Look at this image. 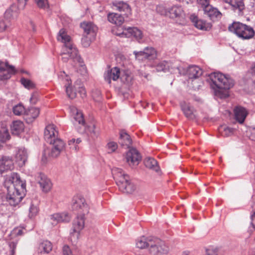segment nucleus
<instances>
[{"label":"nucleus","mask_w":255,"mask_h":255,"mask_svg":"<svg viewBox=\"0 0 255 255\" xmlns=\"http://www.w3.org/2000/svg\"><path fill=\"white\" fill-rule=\"evenodd\" d=\"M104 79L109 84L112 80L116 81L119 79L123 83H129L131 80L132 77L130 71H121L119 68L115 67L105 73Z\"/></svg>","instance_id":"7"},{"label":"nucleus","mask_w":255,"mask_h":255,"mask_svg":"<svg viewBox=\"0 0 255 255\" xmlns=\"http://www.w3.org/2000/svg\"><path fill=\"white\" fill-rule=\"evenodd\" d=\"M119 142L123 146H129L131 143V140L127 132L121 131L120 134Z\"/></svg>","instance_id":"36"},{"label":"nucleus","mask_w":255,"mask_h":255,"mask_svg":"<svg viewBox=\"0 0 255 255\" xmlns=\"http://www.w3.org/2000/svg\"><path fill=\"white\" fill-rule=\"evenodd\" d=\"M14 169V162L11 156L3 155L0 158V172L12 170Z\"/></svg>","instance_id":"20"},{"label":"nucleus","mask_w":255,"mask_h":255,"mask_svg":"<svg viewBox=\"0 0 255 255\" xmlns=\"http://www.w3.org/2000/svg\"><path fill=\"white\" fill-rule=\"evenodd\" d=\"M22 72L24 73H25L27 75H29V72H27V71H22Z\"/></svg>","instance_id":"64"},{"label":"nucleus","mask_w":255,"mask_h":255,"mask_svg":"<svg viewBox=\"0 0 255 255\" xmlns=\"http://www.w3.org/2000/svg\"><path fill=\"white\" fill-rule=\"evenodd\" d=\"M68 145L70 148L74 151H77L79 149V146L76 144L75 139L72 138L68 141Z\"/></svg>","instance_id":"52"},{"label":"nucleus","mask_w":255,"mask_h":255,"mask_svg":"<svg viewBox=\"0 0 255 255\" xmlns=\"http://www.w3.org/2000/svg\"><path fill=\"white\" fill-rule=\"evenodd\" d=\"M10 136L8 129L5 128H2L0 129V147L2 144L5 142L10 139Z\"/></svg>","instance_id":"39"},{"label":"nucleus","mask_w":255,"mask_h":255,"mask_svg":"<svg viewBox=\"0 0 255 255\" xmlns=\"http://www.w3.org/2000/svg\"><path fill=\"white\" fill-rule=\"evenodd\" d=\"M27 152L24 147L19 148L15 154V161L19 166H22L27 158Z\"/></svg>","instance_id":"23"},{"label":"nucleus","mask_w":255,"mask_h":255,"mask_svg":"<svg viewBox=\"0 0 255 255\" xmlns=\"http://www.w3.org/2000/svg\"><path fill=\"white\" fill-rule=\"evenodd\" d=\"M114 9L128 13L130 11L129 5L123 1H115L113 2Z\"/></svg>","instance_id":"34"},{"label":"nucleus","mask_w":255,"mask_h":255,"mask_svg":"<svg viewBox=\"0 0 255 255\" xmlns=\"http://www.w3.org/2000/svg\"><path fill=\"white\" fill-rule=\"evenodd\" d=\"M251 225L252 227L250 228V231H253L255 229V212L251 215Z\"/></svg>","instance_id":"56"},{"label":"nucleus","mask_w":255,"mask_h":255,"mask_svg":"<svg viewBox=\"0 0 255 255\" xmlns=\"http://www.w3.org/2000/svg\"><path fill=\"white\" fill-rule=\"evenodd\" d=\"M24 129V125L20 121H13L10 125V130L12 134L18 135L21 133Z\"/></svg>","instance_id":"33"},{"label":"nucleus","mask_w":255,"mask_h":255,"mask_svg":"<svg viewBox=\"0 0 255 255\" xmlns=\"http://www.w3.org/2000/svg\"><path fill=\"white\" fill-rule=\"evenodd\" d=\"M17 15L16 7L12 5L5 11L4 18L6 19V21L8 22L10 19L16 17Z\"/></svg>","instance_id":"38"},{"label":"nucleus","mask_w":255,"mask_h":255,"mask_svg":"<svg viewBox=\"0 0 255 255\" xmlns=\"http://www.w3.org/2000/svg\"><path fill=\"white\" fill-rule=\"evenodd\" d=\"M85 215H78L73 220L70 232V240L73 244L76 243L81 236L82 231L85 227Z\"/></svg>","instance_id":"9"},{"label":"nucleus","mask_w":255,"mask_h":255,"mask_svg":"<svg viewBox=\"0 0 255 255\" xmlns=\"http://www.w3.org/2000/svg\"><path fill=\"white\" fill-rule=\"evenodd\" d=\"M59 80L62 81L65 83V91L67 96L70 99H74L76 96L77 89H79V92L82 97L86 96V91L81 84H78L77 81L73 86L71 85V79L68 75L64 71L60 72L58 75Z\"/></svg>","instance_id":"5"},{"label":"nucleus","mask_w":255,"mask_h":255,"mask_svg":"<svg viewBox=\"0 0 255 255\" xmlns=\"http://www.w3.org/2000/svg\"><path fill=\"white\" fill-rule=\"evenodd\" d=\"M58 131L55 125L51 124L47 125L44 131V137L45 140L51 144L53 141L57 138Z\"/></svg>","instance_id":"16"},{"label":"nucleus","mask_w":255,"mask_h":255,"mask_svg":"<svg viewBox=\"0 0 255 255\" xmlns=\"http://www.w3.org/2000/svg\"><path fill=\"white\" fill-rule=\"evenodd\" d=\"M126 159L129 165L135 166L138 164L141 157L135 149L132 148L127 152Z\"/></svg>","instance_id":"19"},{"label":"nucleus","mask_w":255,"mask_h":255,"mask_svg":"<svg viewBox=\"0 0 255 255\" xmlns=\"http://www.w3.org/2000/svg\"><path fill=\"white\" fill-rule=\"evenodd\" d=\"M40 110L38 108H30L29 110L26 111L25 116L27 117L26 119L28 123L32 122L34 119H35L39 115Z\"/></svg>","instance_id":"35"},{"label":"nucleus","mask_w":255,"mask_h":255,"mask_svg":"<svg viewBox=\"0 0 255 255\" xmlns=\"http://www.w3.org/2000/svg\"><path fill=\"white\" fill-rule=\"evenodd\" d=\"M48 220L53 226L60 223L68 222L70 220V216L67 212L56 213L50 215Z\"/></svg>","instance_id":"15"},{"label":"nucleus","mask_w":255,"mask_h":255,"mask_svg":"<svg viewBox=\"0 0 255 255\" xmlns=\"http://www.w3.org/2000/svg\"><path fill=\"white\" fill-rule=\"evenodd\" d=\"M219 131L223 136H229L233 133V129L226 126H220Z\"/></svg>","instance_id":"43"},{"label":"nucleus","mask_w":255,"mask_h":255,"mask_svg":"<svg viewBox=\"0 0 255 255\" xmlns=\"http://www.w3.org/2000/svg\"><path fill=\"white\" fill-rule=\"evenodd\" d=\"M21 84L28 90L32 89L35 87V84L30 80L22 77L21 78Z\"/></svg>","instance_id":"45"},{"label":"nucleus","mask_w":255,"mask_h":255,"mask_svg":"<svg viewBox=\"0 0 255 255\" xmlns=\"http://www.w3.org/2000/svg\"><path fill=\"white\" fill-rule=\"evenodd\" d=\"M3 184L7 192V202L11 206H16L25 196V181L21 180L17 173L13 172L5 177Z\"/></svg>","instance_id":"1"},{"label":"nucleus","mask_w":255,"mask_h":255,"mask_svg":"<svg viewBox=\"0 0 255 255\" xmlns=\"http://www.w3.org/2000/svg\"><path fill=\"white\" fill-rule=\"evenodd\" d=\"M190 18L194 25L198 29L207 31L211 28L212 24L211 23L207 22L203 19H199L194 14H191Z\"/></svg>","instance_id":"21"},{"label":"nucleus","mask_w":255,"mask_h":255,"mask_svg":"<svg viewBox=\"0 0 255 255\" xmlns=\"http://www.w3.org/2000/svg\"><path fill=\"white\" fill-rule=\"evenodd\" d=\"M71 205L73 210L77 211L80 215H85L89 212V206L84 197L81 195H76L73 197Z\"/></svg>","instance_id":"11"},{"label":"nucleus","mask_w":255,"mask_h":255,"mask_svg":"<svg viewBox=\"0 0 255 255\" xmlns=\"http://www.w3.org/2000/svg\"><path fill=\"white\" fill-rule=\"evenodd\" d=\"M57 39L58 41L64 43L61 51L62 60L64 62H67L69 58H71L77 65L85 70L83 60L79 54L77 48L73 44L71 37L64 29L62 28L60 30Z\"/></svg>","instance_id":"3"},{"label":"nucleus","mask_w":255,"mask_h":255,"mask_svg":"<svg viewBox=\"0 0 255 255\" xmlns=\"http://www.w3.org/2000/svg\"><path fill=\"white\" fill-rule=\"evenodd\" d=\"M207 80L215 95L221 99L228 97L229 96L228 90L234 86L233 79L220 72L211 73Z\"/></svg>","instance_id":"2"},{"label":"nucleus","mask_w":255,"mask_h":255,"mask_svg":"<svg viewBox=\"0 0 255 255\" xmlns=\"http://www.w3.org/2000/svg\"><path fill=\"white\" fill-rule=\"evenodd\" d=\"M19 3V7L20 8H23L28 0H17Z\"/></svg>","instance_id":"58"},{"label":"nucleus","mask_w":255,"mask_h":255,"mask_svg":"<svg viewBox=\"0 0 255 255\" xmlns=\"http://www.w3.org/2000/svg\"><path fill=\"white\" fill-rule=\"evenodd\" d=\"M15 73L14 67L9 65L7 62L0 63V80H4L9 79L11 75Z\"/></svg>","instance_id":"18"},{"label":"nucleus","mask_w":255,"mask_h":255,"mask_svg":"<svg viewBox=\"0 0 255 255\" xmlns=\"http://www.w3.org/2000/svg\"><path fill=\"white\" fill-rule=\"evenodd\" d=\"M76 144L78 145L81 142V139L80 138L75 139Z\"/></svg>","instance_id":"61"},{"label":"nucleus","mask_w":255,"mask_h":255,"mask_svg":"<svg viewBox=\"0 0 255 255\" xmlns=\"http://www.w3.org/2000/svg\"><path fill=\"white\" fill-rule=\"evenodd\" d=\"M182 255H189V253L187 252H185L183 253Z\"/></svg>","instance_id":"62"},{"label":"nucleus","mask_w":255,"mask_h":255,"mask_svg":"<svg viewBox=\"0 0 255 255\" xmlns=\"http://www.w3.org/2000/svg\"><path fill=\"white\" fill-rule=\"evenodd\" d=\"M157 71H166L169 70V63L166 61H162L159 63L156 67Z\"/></svg>","instance_id":"46"},{"label":"nucleus","mask_w":255,"mask_h":255,"mask_svg":"<svg viewBox=\"0 0 255 255\" xmlns=\"http://www.w3.org/2000/svg\"><path fill=\"white\" fill-rule=\"evenodd\" d=\"M168 252V247L163 241L157 238H155L149 249V252L151 255H167Z\"/></svg>","instance_id":"12"},{"label":"nucleus","mask_w":255,"mask_h":255,"mask_svg":"<svg viewBox=\"0 0 255 255\" xmlns=\"http://www.w3.org/2000/svg\"><path fill=\"white\" fill-rule=\"evenodd\" d=\"M234 113L236 120L241 124H242L244 122L248 115V112L246 109L240 106L237 107L234 109Z\"/></svg>","instance_id":"31"},{"label":"nucleus","mask_w":255,"mask_h":255,"mask_svg":"<svg viewBox=\"0 0 255 255\" xmlns=\"http://www.w3.org/2000/svg\"><path fill=\"white\" fill-rule=\"evenodd\" d=\"M118 148V144L117 142L109 139L106 145V149L108 153H112L115 152Z\"/></svg>","instance_id":"40"},{"label":"nucleus","mask_w":255,"mask_h":255,"mask_svg":"<svg viewBox=\"0 0 255 255\" xmlns=\"http://www.w3.org/2000/svg\"><path fill=\"white\" fill-rule=\"evenodd\" d=\"M202 69L196 65H191L184 69L183 74L189 78L188 83L191 82L192 88L195 90L199 89L202 84V82L199 79L202 75Z\"/></svg>","instance_id":"8"},{"label":"nucleus","mask_w":255,"mask_h":255,"mask_svg":"<svg viewBox=\"0 0 255 255\" xmlns=\"http://www.w3.org/2000/svg\"><path fill=\"white\" fill-rule=\"evenodd\" d=\"M52 249V246L49 241H44L39 246L38 251L40 253L48 254Z\"/></svg>","instance_id":"37"},{"label":"nucleus","mask_w":255,"mask_h":255,"mask_svg":"<svg viewBox=\"0 0 255 255\" xmlns=\"http://www.w3.org/2000/svg\"><path fill=\"white\" fill-rule=\"evenodd\" d=\"M39 94L37 92H34L32 94L30 99V102L32 104H35L39 100Z\"/></svg>","instance_id":"51"},{"label":"nucleus","mask_w":255,"mask_h":255,"mask_svg":"<svg viewBox=\"0 0 255 255\" xmlns=\"http://www.w3.org/2000/svg\"><path fill=\"white\" fill-rule=\"evenodd\" d=\"M144 163L146 167L154 171L158 174L160 173V167L157 161L153 158L151 157H146L144 159Z\"/></svg>","instance_id":"29"},{"label":"nucleus","mask_w":255,"mask_h":255,"mask_svg":"<svg viewBox=\"0 0 255 255\" xmlns=\"http://www.w3.org/2000/svg\"><path fill=\"white\" fill-rule=\"evenodd\" d=\"M112 172L114 178L122 192L131 194L135 190L136 186L131 182L129 176L122 169L115 168L112 169Z\"/></svg>","instance_id":"4"},{"label":"nucleus","mask_w":255,"mask_h":255,"mask_svg":"<svg viewBox=\"0 0 255 255\" xmlns=\"http://www.w3.org/2000/svg\"><path fill=\"white\" fill-rule=\"evenodd\" d=\"M93 99L97 102H100L101 100V93L99 91L96 90L92 93Z\"/></svg>","instance_id":"54"},{"label":"nucleus","mask_w":255,"mask_h":255,"mask_svg":"<svg viewBox=\"0 0 255 255\" xmlns=\"http://www.w3.org/2000/svg\"><path fill=\"white\" fill-rule=\"evenodd\" d=\"M250 137L252 140L255 141V127L253 128Z\"/></svg>","instance_id":"59"},{"label":"nucleus","mask_w":255,"mask_h":255,"mask_svg":"<svg viewBox=\"0 0 255 255\" xmlns=\"http://www.w3.org/2000/svg\"><path fill=\"white\" fill-rule=\"evenodd\" d=\"M63 255H75L72 252L69 247L67 245H64L63 247Z\"/></svg>","instance_id":"53"},{"label":"nucleus","mask_w":255,"mask_h":255,"mask_svg":"<svg viewBox=\"0 0 255 255\" xmlns=\"http://www.w3.org/2000/svg\"><path fill=\"white\" fill-rule=\"evenodd\" d=\"M198 4L203 8L208 4H209V0H197Z\"/></svg>","instance_id":"57"},{"label":"nucleus","mask_w":255,"mask_h":255,"mask_svg":"<svg viewBox=\"0 0 255 255\" xmlns=\"http://www.w3.org/2000/svg\"><path fill=\"white\" fill-rule=\"evenodd\" d=\"M39 208L36 204L32 203L29 208L28 217L30 219L34 218L38 214Z\"/></svg>","instance_id":"41"},{"label":"nucleus","mask_w":255,"mask_h":255,"mask_svg":"<svg viewBox=\"0 0 255 255\" xmlns=\"http://www.w3.org/2000/svg\"><path fill=\"white\" fill-rule=\"evenodd\" d=\"M81 26L83 29L85 35H92V38L96 35L97 27L92 22H83L81 24Z\"/></svg>","instance_id":"27"},{"label":"nucleus","mask_w":255,"mask_h":255,"mask_svg":"<svg viewBox=\"0 0 255 255\" xmlns=\"http://www.w3.org/2000/svg\"><path fill=\"white\" fill-rule=\"evenodd\" d=\"M86 128L87 132H90L95 136L98 135V130L96 129V126L94 123H91L87 126Z\"/></svg>","instance_id":"47"},{"label":"nucleus","mask_w":255,"mask_h":255,"mask_svg":"<svg viewBox=\"0 0 255 255\" xmlns=\"http://www.w3.org/2000/svg\"><path fill=\"white\" fill-rule=\"evenodd\" d=\"M53 146L50 151L46 150L44 151L42 160L45 157L47 153L49 154V156L52 157H56L58 156L60 152L65 148V144L61 139L56 138L54 139L52 143Z\"/></svg>","instance_id":"13"},{"label":"nucleus","mask_w":255,"mask_h":255,"mask_svg":"<svg viewBox=\"0 0 255 255\" xmlns=\"http://www.w3.org/2000/svg\"><path fill=\"white\" fill-rule=\"evenodd\" d=\"M108 19L110 22L118 26L121 25L125 21L124 17L121 14L115 12L109 13Z\"/></svg>","instance_id":"32"},{"label":"nucleus","mask_w":255,"mask_h":255,"mask_svg":"<svg viewBox=\"0 0 255 255\" xmlns=\"http://www.w3.org/2000/svg\"><path fill=\"white\" fill-rule=\"evenodd\" d=\"M36 180L39 184L42 192H49L52 187V183L51 180L44 174L39 173L37 174Z\"/></svg>","instance_id":"14"},{"label":"nucleus","mask_w":255,"mask_h":255,"mask_svg":"<svg viewBox=\"0 0 255 255\" xmlns=\"http://www.w3.org/2000/svg\"><path fill=\"white\" fill-rule=\"evenodd\" d=\"M23 233V229L21 227H16L11 232L10 236L11 238H14L22 235Z\"/></svg>","instance_id":"48"},{"label":"nucleus","mask_w":255,"mask_h":255,"mask_svg":"<svg viewBox=\"0 0 255 255\" xmlns=\"http://www.w3.org/2000/svg\"><path fill=\"white\" fill-rule=\"evenodd\" d=\"M222 1L230 4L233 10H238L239 14H241L245 8L243 0H222Z\"/></svg>","instance_id":"26"},{"label":"nucleus","mask_w":255,"mask_h":255,"mask_svg":"<svg viewBox=\"0 0 255 255\" xmlns=\"http://www.w3.org/2000/svg\"><path fill=\"white\" fill-rule=\"evenodd\" d=\"M113 33L121 37H133L136 40L139 41L143 37L142 31L137 27H128L120 29L119 28L114 29Z\"/></svg>","instance_id":"10"},{"label":"nucleus","mask_w":255,"mask_h":255,"mask_svg":"<svg viewBox=\"0 0 255 255\" xmlns=\"http://www.w3.org/2000/svg\"><path fill=\"white\" fill-rule=\"evenodd\" d=\"M37 6L41 8H47L48 7V3L47 0H35Z\"/></svg>","instance_id":"50"},{"label":"nucleus","mask_w":255,"mask_h":255,"mask_svg":"<svg viewBox=\"0 0 255 255\" xmlns=\"http://www.w3.org/2000/svg\"><path fill=\"white\" fill-rule=\"evenodd\" d=\"M12 111L13 114L16 116L25 115L26 110L24 107L21 104H18L13 107Z\"/></svg>","instance_id":"42"},{"label":"nucleus","mask_w":255,"mask_h":255,"mask_svg":"<svg viewBox=\"0 0 255 255\" xmlns=\"http://www.w3.org/2000/svg\"><path fill=\"white\" fill-rule=\"evenodd\" d=\"M182 111L185 116L189 119H194L195 117L196 111L188 103L182 102L180 104Z\"/></svg>","instance_id":"28"},{"label":"nucleus","mask_w":255,"mask_h":255,"mask_svg":"<svg viewBox=\"0 0 255 255\" xmlns=\"http://www.w3.org/2000/svg\"><path fill=\"white\" fill-rule=\"evenodd\" d=\"M253 6L254 7H255V0H253Z\"/></svg>","instance_id":"63"},{"label":"nucleus","mask_w":255,"mask_h":255,"mask_svg":"<svg viewBox=\"0 0 255 255\" xmlns=\"http://www.w3.org/2000/svg\"><path fill=\"white\" fill-rule=\"evenodd\" d=\"M95 38L96 36H94V37L92 38V35L85 34L81 40L82 45L84 47H89L91 42L95 40Z\"/></svg>","instance_id":"44"},{"label":"nucleus","mask_w":255,"mask_h":255,"mask_svg":"<svg viewBox=\"0 0 255 255\" xmlns=\"http://www.w3.org/2000/svg\"><path fill=\"white\" fill-rule=\"evenodd\" d=\"M133 54L135 58L138 60H143L144 59H152L156 56V51L152 47H146L143 51L139 52L134 51Z\"/></svg>","instance_id":"17"},{"label":"nucleus","mask_w":255,"mask_h":255,"mask_svg":"<svg viewBox=\"0 0 255 255\" xmlns=\"http://www.w3.org/2000/svg\"><path fill=\"white\" fill-rule=\"evenodd\" d=\"M155 238L152 237L142 236L136 240V247L139 249L148 248L149 250L151 248L152 243H153Z\"/></svg>","instance_id":"22"},{"label":"nucleus","mask_w":255,"mask_h":255,"mask_svg":"<svg viewBox=\"0 0 255 255\" xmlns=\"http://www.w3.org/2000/svg\"><path fill=\"white\" fill-rule=\"evenodd\" d=\"M9 26L8 21L3 20L0 21V32L3 31L7 27Z\"/></svg>","instance_id":"55"},{"label":"nucleus","mask_w":255,"mask_h":255,"mask_svg":"<svg viewBox=\"0 0 255 255\" xmlns=\"http://www.w3.org/2000/svg\"><path fill=\"white\" fill-rule=\"evenodd\" d=\"M228 30L242 39H249L255 35V30L251 26L234 21L228 26Z\"/></svg>","instance_id":"6"},{"label":"nucleus","mask_w":255,"mask_h":255,"mask_svg":"<svg viewBox=\"0 0 255 255\" xmlns=\"http://www.w3.org/2000/svg\"><path fill=\"white\" fill-rule=\"evenodd\" d=\"M203 9L204 13L209 17L211 19H214L216 18L221 17V12L217 8L213 7L210 4L204 7Z\"/></svg>","instance_id":"25"},{"label":"nucleus","mask_w":255,"mask_h":255,"mask_svg":"<svg viewBox=\"0 0 255 255\" xmlns=\"http://www.w3.org/2000/svg\"><path fill=\"white\" fill-rule=\"evenodd\" d=\"M169 12L170 16L172 18L183 20L185 18V13L181 6L174 5L170 9Z\"/></svg>","instance_id":"24"},{"label":"nucleus","mask_w":255,"mask_h":255,"mask_svg":"<svg viewBox=\"0 0 255 255\" xmlns=\"http://www.w3.org/2000/svg\"><path fill=\"white\" fill-rule=\"evenodd\" d=\"M219 249L217 247H210L206 251L207 255H218Z\"/></svg>","instance_id":"49"},{"label":"nucleus","mask_w":255,"mask_h":255,"mask_svg":"<svg viewBox=\"0 0 255 255\" xmlns=\"http://www.w3.org/2000/svg\"><path fill=\"white\" fill-rule=\"evenodd\" d=\"M9 246L10 248H12V249L11 251V255H13L14 254V248H15L16 247V243H14V242H11L10 245H9Z\"/></svg>","instance_id":"60"},{"label":"nucleus","mask_w":255,"mask_h":255,"mask_svg":"<svg viewBox=\"0 0 255 255\" xmlns=\"http://www.w3.org/2000/svg\"><path fill=\"white\" fill-rule=\"evenodd\" d=\"M71 114L73 119L74 120V124H80L84 125V120L82 113L80 111L78 110L75 107H72L70 109Z\"/></svg>","instance_id":"30"}]
</instances>
